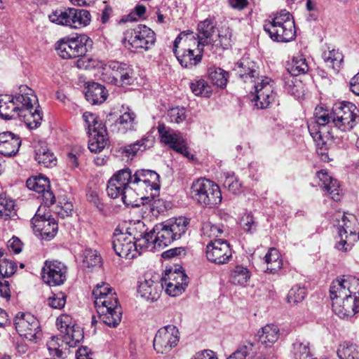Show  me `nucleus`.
I'll list each match as a JSON object with an SVG mask.
<instances>
[{
	"mask_svg": "<svg viewBox=\"0 0 359 359\" xmlns=\"http://www.w3.org/2000/svg\"><path fill=\"white\" fill-rule=\"evenodd\" d=\"M233 71L245 83L253 84L252 101L257 109H267L275 102L277 97L275 82L270 77L259 76L255 62L243 59L235 65Z\"/></svg>",
	"mask_w": 359,
	"mask_h": 359,
	"instance_id": "obj_1",
	"label": "nucleus"
},
{
	"mask_svg": "<svg viewBox=\"0 0 359 359\" xmlns=\"http://www.w3.org/2000/svg\"><path fill=\"white\" fill-rule=\"evenodd\" d=\"M359 279L343 276L333 280L330 287L333 312L341 318L359 312Z\"/></svg>",
	"mask_w": 359,
	"mask_h": 359,
	"instance_id": "obj_2",
	"label": "nucleus"
},
{
	"mask_svg": "<svg viewBox=\"0 0 359 359\" xmlns=\"http://www.w3.org/2000/svg\"><path fill=\"white\" fill-rule=\"evenodd\" d=\"M190 219L185 217L170 219L156 224L140 240V245L154 248H163L180 239L188 231Z\"/></svg>",
	"mask_w": 359,
	"mask_h": 359,
	"instance_id": "obj_3",
	"label": "nucleus"
},
{
	"mask_svg": "<svg viewBox=\"0 0 359 359\" xmlns=\"http://www.w3.org/2000/svg\"><path fill=\"white\" fill-rule=\"evenodd\" d=\"M94 304L100 319L105 325L115 327L121 320V308L115 292L108 283L97 284L93 291Z\"/></svg>",
	"mask_w": 359,
	"mask_h": 359,
	"instance_id": "obj_4",
	"label": "nucleus"
},
{
	"mask_svg": "<svg viewBox=\"0 0 359 359\" xmlns=\"http://www.w3.org/2000/svg\"><path fill=\"white\" fill-rule=\"evenodd\" d=\"M91 40L86 35H81L75 38L62 39L56 43L55 49L57 54L63 59H79L76 62V66L79 69H87L95 67V61L86 56L88 52V43Z\"/></svg>",
	"mask_w": 359,
	"mask_h": 359,
	"instance_id": "obj_5",
	"label": "nucleus"
},
{
	"mask_svg": "<svg viewBox=\"0 0 359 359\" xmlns=\"http://www.w3.org/2000/svg\"><path fill=\"white\" fill-rule=\"evenodd\" d=\"M197 46L195 34L188 30L182 32L175 39L173 45V53L182 67L192 69L199 64L203 57V47H198L197 53L190 46Z\"/></svg>",
	"mask_w": 359,
	"mask_h": 359,
	"instance_id": "obj_6",
	"label": "nucleus"
},
{
	"mask_svg": "<svg viewBox=\"0 0 359 359\" xmlns=\"http://www.w3.org/2000/svg\"><path fill=\"white\" fill-rule=\"evenodd\" d=\"M131 170L124 168L118 170L109 180L107 191L111 198L121 197L126 206H139L137 194L131 187Z\"/></svg>",
	"mask_w": 359,
	"mask_h": 359,
	"instance_id": "obj_7",
	"label": "nucleus"
},
{
	"mask_svg": "<svg viewBox=\"0 0 359 359\" xmlns=\"http://www.w3.org/2000/svg\"><path fill=\"white\" fill-rule=\"evenodd\" d=\"M264 30L276 42H288L295 37L294 21L290 12L281 10L271 20H266Z\"/></svg>",
	"mask_w": 359,
	"mask_h": 359,
	"instance_id": "obj_8",
	"label": "nucleus"
},
{
	"mask_svg": "<svg viewBox=\"0 0 359 359\" xmlns=\"http://www.w3.org/2000/svg\"><path fill=\"white\" fill-rule=\"evenodd\" d=\"M130 184L137 194V199L155 201L159 194V175L151 170H137L131 172Z\"/></svg>",
	"mask_w": 359,
	"mask_h": 359,
	"instance_id": "obj_9",
	"label": "nucleus"
},
{
	"mask_svg": "<svg viewBox=\"0 0 359 359\" xmlns=\"http://www.w3.org/2000/svg\"><path fill=\"white\" fill-rule=\"evenodd\" d=\"M194 201L203 207L212 208L222 202L219 187L213 181L200 178L193 182L190 191Z\"/></svg>",
	"mask_w": 359,
	"mask_h": 359,
	"instance_id": "obj_10",
	"label": "nucleus"
},
{
	"mask_svg": "<svg viewBox=\"0 0 359 359\" xmlns=\"http://www.w3.org/2000/svg\"><path fill=\"white\" fill-rule=\"evenodd\" d=\"M34 100L33 90L26 85H21L15 95L1 96L0 116L5 120L16 118L19 116L23 102L26 101L30 103Z\"/></svg>",
	"mask_w": 359,
	"mask_h": 359,
	"instance_id": "obj_11",
	"label": "nucleus"
},
{
	"mask_svg": "<svg viewBox=\"0 0 359 359\" xmlns=\"http://www.w3.org/2000/svg\"><path fill=\"white\" fill-rule=\"evenodd\" d=\"M143 237L144 235H141V238H137L135 241V238L132 237L130 234L116 229L112 241L113 248L119 257L129 259H133L141 255L142 250L154 248V247H145L143 245H140V240ZM152 246L154 245H152Z\"/></svg>",
	"mask_w": 359,
	"mask_h": 359,
	"instance_id": "obj_12",
	"label": "nucleus"
},
{
	"mask_svg": "<svg viewBox=\"0 0 359 359\" xmlns=\"http://www.w3.org/2000/svg\"><path fill=\"white\" fill-rule=\"evenodd\" d=\"M359 118V110L350 102L335 104L332 109V123L341 131H349L354 128Z\"/></svg>",
	"mask_w": 359,
	"mask_h": 359,
	"instance_id": "obj_13",
	"label": "nucleus"
},
{
	"mask_svg": "<svg viewBox=\"0 0 359 359\" xmlns=\"http://www.w3.org/2000/svg\"><path fill=\"white\" fill-rule=\"evenodd\" d=\"M180 338V332L175 325L163 326L157 331L154 337V348L158 353H168L177 346Z\"/></svg>",
	"mask_w": 359,
	"mask_h": 359,
	"instance_id": "obj_14",
	"label": "nucleus"
},
{
	"mask_svg": "<svg viewBox=\"0 0 359 359\" xmlns=\"http://www.w3.org/2000/svg\"><path fill=\"white\" fill-rule=\"evenodd\" d=\"M56 325L62 334V341L69 347L76 346L83 340V330L75 324L69 315H62L58 317Z\"/></svg>",
	"mask_w": 359,
	"mask_h": 359,
	"instance_id": "obj_15",
	"label": "nucleus"
},
{
	"mask_svg": "<svg viewBox=\"0 0 359 359\" xmlns=\"http://www.w3.org/2000/svg\"><path fill=\"white\" fill-rule=\"evenodd\" d=\"M67 274V266L58 260H46L41 270V278L49 286L62 285Z\"/></svg>",
	"mask_w": 359,
	"mask_h": 359,
	"instance_id": "obj_16",
	"label": "nucleus"
},
{
	"mask_svg": "<svg viewBox=\"0 0 359 359\" xmlns=\"http://www.w3.org/2000/svg\"><path fill=\"white\" fill-rule=\"evenodd\" d=\"M15 329L18 334L29 341L39 337L40 325L39 320L29 313H19L14 320Z\"/></svg>",
	"mask_w": 359,
	"mask_h": 359,
	"instance_id": "obj_17",
	"label": "nucleus"
},
{
	"mask_svg": "<svg viewBox=\"0 0 359 359\" xmlns=\"http://www.w3.org/2000/svg\"><path fill=\"white\" fill-rule=\"evenodd\" d=\"M158 131L162 142L185 157L193 158V155L188 150L186 140L180 133L166 128L164 124L158 125Z\"/></svg>",
	"mask_w": 359,
	"mask_h": 359,
	"instance_id": "obj_18",
	"label": "nucleus"
},
{
	"mask_svg": "<svg viewBox=\"0 0 359 359\" xmlns=\"http://www.w3.org/2000/svg\"><path fill=\"white\" fill-rule=\"evenodd\" d=\"M163 283L158 273H147L144 280L139 282L137 292L140 296L149 301H156L162 292Z\"/></svg>",
	"mask_w": 359,
	"mask_h": 359,
	"instance_id": "obj_19",
	"label": "nucleus"
},
{
	"mask_svg": "<svg viewBox=\"0 0 359 359\" xmlns=\"http://www.w3.org/2000/svg\"><path fill=\"white\" fill-rule=\"evenodd\" d=\"M205 255L208 261L216 264H224L232 257L230 245L225 240H211L206 245Z\"/></svg>",
	"mask_w": 359,
	"mask_h": 359,
	"instance_id": "obj_20",
	"label": "nucleus"
},
{
	"mask_svg": "<svg viewBox=\"0 0 359 359\" xmlns=\"http://www.w3.org/2000/svg\"><path fill=\"white\" fill-rule=\"evenodd\" d=\"M165 287L166 293L172 297L181 294L188 285V277L184 271L169 269L165 276L161 278Z\"/></svg>",
	"mask_w": 359,
	"mask_h": 359,
	"instance_id": "obj_21",
	"label": "nucleus"
},
{
	"mask_svg": "<svg viewBox=\"0 0 359 359\" xmlns=\"http://www.w3.org/2000/svg\"><path fill=\"white\" fill-rule=\"evenodd\" d=\"M156 41L155 33L144 25L135 28L128 38V43L135 50H149Z\"/></svg>",
	"mask_w": 359,
	"mask_h": 359,
	"instance_id": "obj_22",
	"label": "nucleus"
},
{
	"mask_svg": "<svg viewBox=\"0 0 359 359\" xmlns=\"http://www.w3.org/2000/svg\"><path fill=\"white\" fill-rule=\"evenodd\" d=\"M26 184L29 189L41 194L43 203L46 205L49 206L55 203V198L50 191L48 177L41 175L32 176L27 179Z\"/></svg>",
	"mask_w": 359,
	"mask_h": 359,
	"instance_id": "obj_23",
	"label": "nucleus"
},
{
	"mask_svg": "<svg viewBox=\"0 0 359 359\" xmlns=\"http://www.w3.org/2000/svg\"><path fill=\"white\" fill-rule=\"evenodd\" d=\"M335 219L337 222L338 238L339 239L337 241L335 248L339 250L348 252L352 248V245L348 243V233H349L350 236H354L356 234L351 230V221L346 215L338 213L335 215Z\"/></svg>",
	"mask_w": 359,
	"mask_h": 359,
	"instance_id": "obj_24",
	"label": "nucleus"
},
{
	"mask_svg": "<svg viewBox=\"0 0 359 359\" xmlns=\"http://www.w3.org/2000/svg\"><path fill=\"white\" fill-rule=\"evenodd\" d=\"M34 101L27 103L25 101L22 104V108L19 116L20 119L26 124L29 129H35L41 125L42 120L41 114L39 109H34V105L37 104V98L34 95Z\"/></svg>",
	"mask_w": 359,
	"mask_h": 359,
	"instance_id": "obj_25",
	"label": "nucleus"
},
{
	"mask_svg": "<svg viewBox=\"0 0 359 359\" xmlns=\"http://www.w3.org/2000/svg\"><path fill=\"white\" fill-rule=\"evenodd\" d=\"M31 224L34 230L41 231V236L46 240L52 239L57 232L58 226L55 219H47L38 212L32 219Z\"/></svg>",
	"mask_w": 359,
	"mask_h": 359,
	"instance_id": "obj_26",
	"label": "nucleus"
},
{
	"mask_svg": "<svg viewBox=\"0 0 359 359\" xmlns=\"http://www.w3.org/2000/svg\"><path fill=\"white\" fill-rule=\"evenodd\" d=\"M22 140L19 135L6 131L0 133V154L5 156H15L19 151Z\"/></svg>",
	"mask_w": 359,
	"mask_h": 359,
	"instance_id": "obj_27",
	"label": "nucleus"
},
{
	"mask_svg": "<svg viewBox=\"0 0 359 359\" xmlns=\"http://www.w3.org/2000/svg\"><path fill=\"white\" fill-rule=\"evenodd\" d=\"M215 23L212 19L207 18L198 25V34L196 39L197 47L210 45L211 37L215 32Z\"/></svg>",
	"mask_w": 359,
	"mask_h": 359,
	"instance_id": "obj_28",
	"label": "nucleus"
},
{
	"mask_svg": "<svg viewBox=\"0 0 359 359\" xmlns=\"http://www.w3.org/2000/svg\"><path fill=\"white\" fill-rule=\"evenodd\" d=\"M96 66L102 68L103 70L106 72V73L103 74L102 76H106L107 77L104 78V79L107 82L115 85V79L120 78L122 72L126 69V67H128V65L118 61L111 60L107 63L100 62V65L96 64L95 67Z\"/></svg>",
	"mask_w": 359,
	"mask_h": 359,
	"instance_id": "obj_29",
	"label": "nucleus"
},
{
	"mask_svg": "<svg viewBox=\"0 0 359 359\" xmlns=\"http://www.w3.org/2000/svg\"><path fill=\"white\" fill-rule=\"evenodd\" d=\"M322 58L329 68L335 72H338L341 68L344 56L339 49L328 46L322 54Z\"/></svg>",
	"mask_w": 359,
	"mask_h": 359,
	"instance_id": "obj_30",
	"label": "nucleus"
},
{
	"mask_svg": "<svg viewBox=\"0 0 359 359\" xmlns=\"http://www.w3.org/2000/svg\"><path fill=\"white\" fill-rule=\"evenodd\" d=\"M325 127L319 125L317 123V122L314 121H310L308 123V129L310 133L311 136L313 137L314 141L316 142V144L318 146L317 148V153L318 155L321 156V158L323 161H327L329 157L325 152L326 148H324V145H325V143L322 137V130Z\"/></svg>",
	"mask_w": 359,
	"mask_h": 359,
	"instance_id": "obj_31",
	"label": "nucleus"
},
{
	"mask_svg": "<svg viewBox=\"0 0 359 359\" xmlns=\"http://www.w3.org/2000/svg\"><path fill=\"white\" fill-rule=\"evenodd\" d=\"M109 144L106 128L92 133L89 135L88 149L91 152L98 153L102 151Z\"/></svg>",
	"mask_w": 359,
	"mask_h": 359,
	"instance_id": "obj_32",
	"label": "nucleus"
},
{
	"mask_svg": "<svg viewBox=\"0 0 359 359\" xmlns=\"http://www.w3.org/2000/svg\"><path fill=\"white\" fill-rule=\"evenodd\" d=\"M85 96L90 104H100L106 100L107 91L102 85L93 82L88 86Z\"/></svg>",
	"mask_w": 359,
	"mask_h": 359,
	"instance_id": "obj_33",
	"label": "nucleus"
},
{
	"mask_svg": "<svg viewBox=\"0 0 359 359\" xmlns=\"http://www.w3.org/2000/svg\"><path fill=\"white\" fill-rule=\"evenodd\" d=\"M257 335L261 344L266 347H271L280 337V330L274 324H267L258 331Z\"/></svg>",
	"mask_w": 359,
	"mask_h": 359,
	"instance_id": "obj_34",
	"label": "nucleus"
},
{
	"mask_svg": "<svg viewBox=\"0 0 359 359\" xmlns=\"http://www.w3.org/2000/svg\"><path fill=\"white\" fill-rule=\"evenodd\" d=\"M35 159L46 168H52L57 164V158L45 144L35 146Z\"/></svg>",
	"mask_w": 359,
	"mask_h": 359,
	"instance_id": "obj_35",
	"label": "nucleus"
},
{
	"mask_svg": "<svg viewBox=\"0 0 359 359\" xmlns=\"http://www.w3.org/2000/svg\"><path fill=\"white\" fill-rule=\"evenodd\" d=\"M72 12V8L56 10L48 15V18L56 25L75 29Z\"/></svg>",
	"mask_w": 359,
	"mask_h": 359,
	"instance_id": "obj_36",
	"label": "nucleus"
},
{
	"mask_svg": "<svg viewBox=\"0 0 359 359\" xmlns=\"http://www.w3.org/2000/svg\"><path fill=\"white\" fill-rule=\"evenodd\" d=\"M155 140L151 135H148L137 140L136 142L124 147L123 151L128 157H133L139 152H142L146 149L153 147Z\"/></svg>",
	"mask_w": 359,
	"mask_h": 359,
	"instance_id": "obj_37",
	"label": "nucleus"
},
{
	"mask_svg": "<svg viewBox=\"0 0 359 359\" xmlns=\"http://www.w3.org/2000/svg\"><path fill=\"white\" fill-rule=\"evenodd\" d=\"M135 114L130 109H128L116 121L118 132L126 133L128 131L133 130L135 126Z\"/></svg>",
	"mask_w": 359,
	"mask_h": 359,
	"instance_id": "obj_38",
	"label": "nucleus"
},
{
	"mask_svg": "<svg viewBox=\"0 0 359 359\" xmlns=\"http://www.w3.org/2000/svg\"><path fill=\"white\" fill-rule=\"evenodd\" d=\"M232 32L228 27H222L219 31L217 39L212 40L210 43L212 47L216 48H222L225 50L231 46L232 43Z\"/></svg>",
	"mask_w": 359,
	"mask_h": 359,
	"instance_id": "obj_39",
	"label": "nucleus"
},
{
	"mask_svg": "<svg viewBox=\"0 0 359 359\" xmlns=\"http://www.w3.org/2000/svg\"><path fill=\"white\" fill-rule=\"evenodd\" d=\"M265 262L267 264L266 270L274 273L279 270L283 265L282 259L278 250L271 248L264 257Z\"/></svg>",
	"mask_w": 359,
	"mask_h": 359,
	"instance_id": "obj_40",
	"label": "nucleus"
},
{
	"mask_svg": "<svg viewBox=\"0 0 359 359\" xmlns=\"http://www.w3.org/2000/svg\"><path fill=\"white\" fill-rule=\"evenodd\" d=\"M83 119L85 122V127L88 135L92 133L100 130L101 128H106L102 121L93 113L86 111L83 114Z\"/></svg>",
	"mask_w": 359,
	"mask_h": 359,
	"instance_id": "obj_41",
	"label": "nucleus"
},
{
	"mask_svg": "<svg viewBox=\"0 0 359 359\" xmlns=\"http://www.w3.org/2000/svg\"><path fill=\"white\" fill-rule=\"evenodd\" d=\"M284 83L285 90L295 96L299 97L302 93V83L296 76L286 74L284 75Z\"/></svg>",
	"mask_w": 359,
	"mask_h": 359,
	"instance_id": "obj_42",
	"label": "nucleus"
},
{
	"mask_svg": "<svg viewBox=\"0 0 359 359\" xmlns=\"http://www.w3.org/2000/svg\"><path fill=\"white\" fill-rule=\"evenodd\" d=\"M15 215V203L4 194H0V218L7 220Z\"/></svg>",
	"mask_w": 359,
	"mask_h": 359,
	"instance_id": "obj_43",
	"label": "nucleus"
},
{
	"mask_svg": "<svg viewBox=\"0 0 359 359\" xmlns=\"http://www.w3.org/2000/svg\"><path fill=\"white\" fill-rule=\"evenodd\" d=\"M309 70V66L306 59L302 55H297L293 57L292 61L287 67L288 74L299 76L304 74Z\"/></svg>",
	"mask_w": 359,
	"mask_h": 359,
	"instance_id": "obj_44",
	"label": "nucleus"
},
{
	"mask_svg": "<svg viewBox=\"0 0 359 359\" xmlns=\"http://www.w3.org/2000/svg\"><path fill=\"white\" fill-rule=\"evenodd\" d=\"M250 277V272L247 268L236 266L231 272L230 280L234 285L244 286L249 280Z\"/></svg>",
	"mask_w": 359,
	"mask_h": 359,
	"instance_id": "obj_45",
	"label": "nucleus"
},
{
	"mask_svg": "<svg viewBox=\"0 0 359 359\" xmlns=\"http://www.w3.org/2000/svg\"><path fill=\"white\" fill-rule=\"evenodd\" d=\"M292 354L293 359H310L312 358L309 343L297 340L292 344Z\"/></svg>",
	"mask_w": 359,
	"mask_h": 359,
	"instance_id": "obj_46",
	"label": "nucleus"
},
{
	"mask_svg": "<svg viewBox=\"0 0 359 359\" xmlns=\"http://www.w3.org/2000/svg\"><path fill=\"white\" fill-rule=\"evenodd\" d=\"M190 88L196 96L210 97L212 95V87L203 79L191 82L190 83Z\"/></svg>",
	"mask_w": 359,
	"mask_h": 359,
	"instance_id": "obj_47",
	"label": "nucleus"
},
{
	"mask_svg": "<svg viewBox=\"0 0 359 359\" xmlns=\"http://www.w3.org/2000/svg\"><path fill=\"white\" fill-rule=\"evenodd\" d=\"M337 355L340 359L359 358V351L356 346L349 341H344L340 344L337 350Z\"/></svg>",
	"mask_w": 359,
	"mask_h": 359,
	"instance_id": "obj_48",
	"label": "nucleus"
},
{
	"mask_svg": "<svg viewBox=\"0 0 359 359\" xmlns=\"http://www.w3.org/2000/svg\"><path fill=\"white\" fill-rule=\"evenodd\" d=\"M208 77L213 85L224 88L228 79V72L219 67H211L208 70Z\"/></svg>",
	"mask_w": 359,
	"mask_h": 359,
	"instance_id": "obj_49",
	"label": "nucleus"
},
{
	"mask_svg": "<svg viewBox=\"0 0 359 359\" xmlns=\"http://www.w3.org/2000/svg\"><path fill=\"white\" fill-rule=\"evenodd\" d=\"M82 256V266L83 268L91 269L100 266L102 259L96 250L86 249L83 250Z\"/></svg>",
	"mask_w": 359,
	"mask_h": 359,
	"instance_id": "obj_50",
	"label": "nucleus"
},
{
	"mask_svg": "<svg viewBox=\"0 0 359 359\" xmlns=\"http://www.w3.org/2000/svg\"><path fill=\"white\" fill-rule=\"evenodd\" d=\"M72 11L75 29H80L90 24L91 15L88 11L72 8Z\"/></svg>",
	"mask_w": 359,
	"mask_h": 359,
	"instance_id": "obj_51",
	"label": "nucleus"
},
{
	"mask_svg": "<svg viewBox=\"0 0 359 359\" xmlns=\"http://www.w3.org/2000/svg\"><path fill=\"white\" fill-rule=\"evenodd\" d=\"M4 251L0 250V278H8L16 271V263L4 257Z\"/></svg>",
	"mask_w": 359,
	"mask_h": 359,
	"instance_id": "obj_52",
	"label": "nucleus"
},
{
	"mask_svg": "<svg viewBox=\"0 0 359 359\" xmlns=\"http://www.w3.org/2000/svg\"><path fill=\"white\" fill-rule=\"evenodd\" d=\"M306 295V288L296 285L290 290L287 294V300L289 303L296 304L303 301Z\"/></svg>",
	"mask_w": 359,
	"mask_h": 359,
	"instance_id": "obj_53",
	"label": "nucleus"
},
{
	"mask_svg": "<svg viewBox=\"0 0 359 359\" xmlns=\"http://www.w3.org/2000/svg\"><path fill=\"white\" fill-rule=\"evenodd\" d=\"M225 179L224 180V186L233 194H236L241 191V184L234 176L233 172H225Z\"/></svg>",
	"mask_w": 359,
	"mask_h": 359,
	"instance_id": "obj_54",
	"label": "nucleus"
},
{
	"mask_svg": "<svg viewBox=\"0 0 359 359\" xmlns=\"http://www.w3.org/2000/svg\"><path fill=\"white\" fill-rule=\"evenodd\" d=\"M254 344L251 342H245L238 346L227 359H245L252 352Z\"/></svg>",
	"mask_w": 359,
	"mask_h": 359,
	"instance_id": "obj_55",
	"label": "nucleus"
},
{
	"mask_svg": "<svg viewBox=\"0 0 359 359\" xmlns=\"http://www.w3.org/2000/svg\"><path fill=\"white\" fill-rule=\"evenodd\" d=\"M223 232L222 229L217 225L213 224L211 222H205L203 224L201 228V234L204 237L214 238Z\"/></svg>",
	"mask_w": 359,
	"mask_h": 359,
	"instance_id": "obj_56",
	"label": "nucleus"
},
{
	"mask_svg": "<svg viewBox=\"0 0 359 359\" xmlns=\"http://www.w3.org/2000/svg\"><path fill=\"white\" fill-rule=\"evenodd\" d=\"M314 118L317 123L325 127L327 124L332 123V112L330 114L327 110L323 107H316L314 112Z\"/></svg>",
	"mask_w": 359,
	"mask_h": 359,
	"instance_id": "obj_57",
	"label": "nucleus"
},
{
	"mask_svg": "<svg viewBox=\"0 0 359 359\" xmlns=\"http://www.w3.org/2000/svg\"><path fill=\"white\" fill-rule=\"evenodd\" d=\"M133 69L128 65L119 79H115V86L126 87L134 82Z\"/></svg>",
	"mask_w": 359,
	"mask_h": 359,
	"instance_id": "obj_58",
	"label": "nucleus"
},
{
	"mask_svg": "<svg viewBox=\"0 0 359 359\" xmlns=\"http://www.w3.org/2000/svg\"><path fill=\"white\" fill-rule=\"evenodd\" d=\"M61 345L59 343V338L57 336H52L47 342V347L51 355L57 358H63V351L60 349Z\"/></svg>",
	"mask_w": 359,
	"mask_h": 359,
	"instance_id": "obj_59",
	"label": "nucleus"
},
{
	"mask_svg": "<svg viewBox=\"0 0 359 359\" xmlns=\"http://www.w3.org/2000/svg\"><path fill=\"white\" fill-rule=\"evenodd\" d=\"M168 116L171 122L180 123L183 122L186 118V109L184 107H173L168 110Z\"/></svg>",
	"mask_w": 359,
	"mask_h": 359,
	"instance_id": "obj_60",
	"label": "nucleus"
},
{
	"mask_svg": "<svg viewBox=\"0 0 359 359\" xmlns=\"http://www.w3.org/2000/svg\"><path fill=\"white\" fill-rule=\"evenodd\" d=\"M323 189L330 195L334 201H338L340 200L339 184L336 179L332 178V180L323 187Z\"/></svg>",
	"mask_w": 359,
	"mask_h": 359,
	"instance_id": "obj_61",
	"label": "nucleus"
},
{
	"mask_svg": "<svg viewBox=\"0 0 359 359\" xmlns=\"http://www.w3.org/2000/svg\"><path fill=\"white\" fill-rule=\"evenodd\" d=\"M66 303V296L62 293L54 294L48 298V304L53 309H60Z\"/></svg>",
	"mask_w": 359,
	"mask_h": 359,
	"instance_id": "obj_62",
	"label": "nucleus"
},
{
	"mask_svg": "<svg viewBox=\"0 0 359 359\" xmlns=\"http://www.w3.org/2000/svg\"><path fill=\"white\" fill-rule=\"evenodd\" d=\"M242 222L243 229L246 232H251L253 229H255L256 224L252 215L250 214H248L243 217Z\"/></svg>",
	"mask_w": 359,
	"mask_h": 359,
	"instance_id": "obj_63",
	"label": "nucleus"
},
{
	"mask_svg": "<svg viewBox=\"0 0 359 359\" xmlns=\"http://www.w3.org/2000/svg\"><path fill=\"white\" fill-rule=\"evenodd\" d=\"M190 359H217V358L213 351L204 350L196 353Z\"/></svg>",
	"mask_w": 359,
	"mask_h": 359,
	"instance_id": "obj_64",
	"label": "nucleus"
}]
</instances>
